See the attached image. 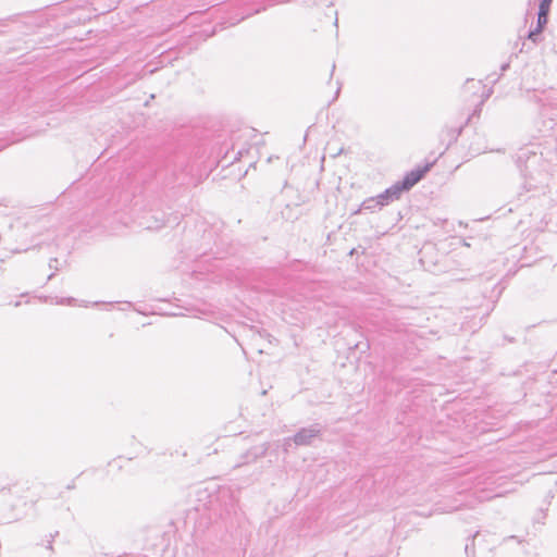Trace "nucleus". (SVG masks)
Segmentation results:
<instances>
[{
	"label": "nucleus",
	"instance_id": "6",
	"mask_svg": "<svg viewBox=\"0 0 557 557\" xmlns=\"http://www.w3.org/2000/svg\"><path fill=\"white\" fill-rule=\"evenodd\" d=\"M547 21L548 14L543 10H539L536 26L544 28L545 25L547 24Z\"/></svg>",
	"mask_w": 557,
	"mask_h": 557
},
{
	"label": "nucleus",
	"instance_id": "7",
	"mask_svg": "<svg viewBox=\"0 0 557 557\" xmlns=\"http://www.w3.org/2000/svg\"><path fill=\"white\" fill-rule=\"evenodd\" d=\"M552 1L553 0H542L540 3V10H543L548 14Z\"/></svg>",
	"mask_w": 557,
	"mask_h": 557
},
{
	"label": "nucleus",
	"instance_id": "8",
	"mask_svg": "<svg viewBox=\"0 0 557 557\" xmlns=\"http://www.w3.org/2000/svg\"><path fill=\"white\" fill-rule=\"evenodd\" d=\"M470 84H471V85H474L475 83H474V81H473V79H469V81H467V85H470Z\"/></svg>",
	"mask_w": 557,
	"mask_h": 557
},
{
	"label": "nucleus",
	"instance_id": "2",
	"mask_svg": "<svg viewBox=\"0 0 557 557\" xmlns=\"http://www.w3.org/2000/svg\"><path fill=\"white\" fill-rule=\"evenodd\" d=\"M431 164H426L422 169H414L406 174L403 182L396 183L398 187H400V190L404 193L406 190H409L412 186H414L423 176L424 174L430 170Z\"/></svg>",
	"mask_w": 557,
	"mask_h": 557
},
{
	"label": "nucleus",
	"instance_id": "10",
	"mask_svg": "<svg viewBox=\"0 0 557 557\" xmlns=\"http://www.w3.org/2000/svg\"><path fill=\"white\" fill-rule=\"evenodd\" d=\"M468 552H469V545L467 544L466 545V553H468Z\"/></svg>",
	"mask_w": 557,
	"mask_h": 557
},
{
	"label": "nucleus",
	"instance_id": "1",
	"mask_svg": "<svg viewBox=\"0 0 557 557\" xmlns=\"http://www.w3.org/2000/svg\"><path fill=\"white\" fill-rule=\"evenodd\" d=\"M321 433V428L318 424L311 425L309 428L300 429L293 437H287L284 440V446L287 450L290 442H294L297 446H306L312 443V440L319 436Z\"/></svg>",
	"mask_w": 557,
	"mask_h": 557
},
{
	"label": "nucleus",
	"instance_id": "5",
	"mask_svg": "<svg viewBox=\"0 0 557 557\" xmlns=\"http://www.w3.org/2000/svg\"><path fill=\"white\" fill-rule=\"evenodd\" d=\"M543 28L536 26L534 29L530 30L528 35V39H530L532 42L537 44L541 39V33Z\"/></svg>",
	"mask_w": 557,
	"mask_h": 557
},
{
	"label": "nucleus",
	"instance_id": "4",
	"mask_svg": "<svg viewBox=\"0 0 557 557\" xmlns=\"http://www.w3.org/2000/svg\"><path fill=\"white\" fill-rule=\"evenodd\" d=\"M377 200H379L377 197H371V198L366 199L362 202L361 210H370V211L380 210L383 207L381 206V203Z\"/></svg>",
	"mask_w": 557,
	"mask_h": 557
},
{
	"label": "nucleus",
	"instance_id": "3",
	"mask_svg": "<svg viewBox=\"0 0 557 557\" xmlns=\"http://www.w3.org/2000/svg\"><path fill=\"white\" fill-rule=\"evenodd\" d=\"M403 191L400 190V187H398L397 184H394L389 188H387L382 194L377 195V201L381 203L382 207L387 206L389 202L399 199Z\"/></svg>",
	"mask_w": 557,
	"mask_h": 557
},
{
	"label": "nucleus",
	"instance_id": "9",
	"mask_svg": "<svg viewBox=\"0 0 557 557\" xmlns=\"http://www.w3.org/2000/svg\"><path fill=\"white\" fill-rule=\"evenodd\" d=\"M508 67V64L503 65V71H505Z\"/></svg>",
	"mask_w": 557,
	"mask_h": 557
}]
</instances>
